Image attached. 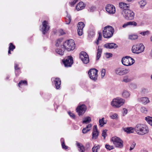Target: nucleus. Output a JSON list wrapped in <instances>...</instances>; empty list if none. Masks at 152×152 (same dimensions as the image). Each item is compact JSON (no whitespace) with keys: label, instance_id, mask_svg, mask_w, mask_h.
<instances>
[{"label":"nucleus","instance_id":"42","mask_svg":"<svg viewBox=\"0 0 152 152\" xmlns=\"http://www.w3.org/2000/svg\"><path fill=\"white\" fill-rule=\"evenodd\" d=\"M62 42V39H58L56 41V46L58 47L61 44Z\"/></svg>","mask_w":152,"mask_h":152},{"label":"nucleus","instance_id":"15","mask_svg":"<svg viewBox=\"0 0 152 152\" xmlns=\"http://www.w3.org/2000/svg\"><path fill=\"white\" fill-rule=\"evenodd\" d=\"M99 134V132L98 130L97 126L96 125L94 126L92 133V139L95 140L97 139L98 138Z\"/></svg>","mask_w":152,"mask_h":152},{"label":"nucleus","instance_id":"62","mask_svg":"<svg viewBox=\"0 0 152 152\" xmlns=\"http://www.w3.org/2000/svg\"><path fill=\"white\" fill-rule=\"evenodd\" d=\"M151 79H152V75H151Z\"/></svg>","mask_w":152,"mask_h":152},{"label":"nucleus","instance_id":"41","mask_svg":"<svg viewBox=\"0 0 152 152\" xmlns=\"http://www.w3.org/2000/svg\"><path fill=\"white\" fill-rule=\"evenodd\" d=\"M100 148V146L97 145L96 146H94L92 148V150L93 152H97L98 150Z\"/></svg>","mask_w":152,"mask_h":152},{"label":"nucleus","instance_id":"19","mask_svg":"<svg viewBox=\"0 0 152 152\" xmlns=\"http://www.w3.org/2000/svg\"><path fill=\"white\" fill-rule=\"evenodd\" d=\"M104 47L108 49L115 48L118 47V45L114 43H107L104 45Z\"/></svg>","mask_w":152,"mask_h":152},{"label":"nucleus","instance_id":"63","mask_svg":"<svg viewBox=\"0 0 152 152\" xmlns=\"http://www.w3.org/2000/svg\"><path fill=\"white\" fill-rule=\"evenodd\" d=\"M9 78V77H7V79H8Z\"/></svg>","mask_w":152,"mask_h":152},{"label":"nucleus","instance_id":"6","mask_svg":"<svg viewBox=\"0 0 152 152\" xmlns=\"http://www.w3.org/2000/svg\"><path fill=\"white\" fill-rule=\"evenodd\" d=\"M121 62L124 66H129L133 65L134 63L135 60L130 56H126L122 58Z\"/></svg>","mask_w":152,"mask_h":152},{"label":"nucleus","instance_id":"30","mask_svg":"<svg viewBox=\"0 0 152 152\" xmlns=\"http://www.w3.org/2000/svg\"><path fill=\"white\" fill-rule=\"evenodd\" d=\"M133 79V78H131L128 76H126L124 77L123 81L126 83H127L131 81Z\"/></svg>","mask_w":152,"mask_h":152},{"label":"nucleus","instance_id":"53","mask_svg":"<svg viewBox=\"0 0 152 152\" xmlns=\"http://www.w3.org/2000/svg\"><path fill=\"white\" fill-rule=\"evenodd\" d=\"M78 0H73L70 2L71 6H73L78 1Z\"/></svg>","mask_w":152,"mask_h":152},{"label":"nucleus","instance_id":"14","mask_svg":"<svg viewBox=\"0 0 152 152\" xmlns=\"http://www.w3.org/2000/svg\"><path fill=\"white\" fill-rule=\"evenodd\" d=\"M42 25L41 31L43 34H44L49 30L50 26L48 22L46 20L42 22Z\"/></svg>","mask_w":152,"mask_h":152},{"label":"nucleus","instance_id":"33","mask_svg":"<svg viewBox=\"0 0 152 152\" xmlns=\"http://www.w3.org/2000/svg\"><path fill=\"white\" fill-rule=\"evenodd\" d=\"M110 117L112 119H117L118 118V115L116 113H111L110 114Z\"/></svg>","mask_w":152,"mask_h":152},{"label":"nucleus","instance_id":"44","mask_svg":"<svg viewBox=\"0 0 152 152\" xmlns=\"http://www.w3.org/2000/svg\"><path fill=\"white\" fill-rule=\"evenodd\" d=\"M102 35L101 33H99V36L97 41L95 42V43L97 45H98L99 44V41H100L102 39Z\"/></svg>","mask_w":152,"mask_h":152},{"label":"nucleus","instance_id":"61","mask_svg":"<svg viewBox=\"0 0 152 152\" xmlns=\"http://www.w3.org/2000/svg\"><path fill=\"white\" fill-rule=\"evenodd\" d=\"M94 8V7H91V8H92V9H93V8Z\"/></svg>","mask_w":152,"mask_h":152},{"label":"nucleus","instance_id":"59","mask_svg":"<svg viewBox=\"0 0 152 152\" xmlns=\"http://www.w3.org/2000/svg\"><path fill=\"white\" fill-rule=\"evenodd\" d=\"M150 55L152 57V49L151 50V51L150 53Z\"/></svg>","mask_w":152,"mask_h":152},{"label":"nucleus","instance_id":"49","mask_svg":"<svg viewBox=\"0 0 152 152\" xmlns=\"http://www.w3.org/2000/svg\"><path fill=\"white\" fill-rule=\"evenodd\" d=\"M107 130L105 129L103 130L102 133V136L104 137V139H105L106 137L107 136Z\"/></svg>","mask_w":152,"mask_h":152},{"label":"nucleus","instance_id":"47","mask_svg":"<svg viewBox=\"0 0 152 152\" xmlns=\"http://www.w3.org/2000/svg\"><path fill=\"white\" fill-rule=\"evenodd\" d=\"M128 111V110L126 108H123L122 112L123 115V116L126 115Z\"/></svg>","mask_w":152,"mask_h":152},{"label":"nucleus","instance_id":"31","mask_svg":"<svg viewBox=\"0 0 152 152\" xmlns=\"http://www.w3.org/2000/svg\"><path fill=\"white\" fill-rule=\"evenodd\" d=\"M140 111L142 113L146 114L148 112V110L146 107L142 106L140 108Z\"/></svg>","mask_w":152,"mask_h":152},{"label":"nucleus","instance_id":"13","mask_svg":"<svg viewBox=\"0 0 152 152\" xmlns=\"http://www.w3.org/2000/svg\"><path fill=\"white\" fill-rule=\"evenodd\" d=\"M129 70L122 67H120L117 68L115 70V74L118 75H123L128 73Z\"/></svg>","mask_w":152,"mask_h":152},{"label":"nucleus","instance_id":"51","mask_svg":"<svg viewBox=\"0 0 152 152\" xmlns=\"http://www.w3.org/2000/svg\"><path fill=\"white\" fill-rule=\"evenodd\" d=\"M105 147L106 149H108L109 150H110L113 149V146H110L109 145H106Z\"/></svg>","mask_w":152,"mask_h":152},{"label":"nucleus","instance_id":"3","mask_svg":"<svg viewBox=\"0 0 152 152\" xmlns=\"http://www.w3.org/2000/svg\"><path fill=\"white\" fill-rule=\"evenodd\" d=\"M125 102L124 99L120 97H117L113 99L111 104L113 107L118 108L124 105Z\"/></svg>","mask_w":152,"mask_h":152},{"label":"nucleus","instance_id":"56","mask_svg":"<svg viewBox=\"0 0 152 152\" xmlns=\"http://www.w3.org/2000/svg\"><path fill=\"white\" fill-rule=\"evenodd\" d=\"M129 26L128 22H127L126 23H124L122 26V27L124 28H125L127 26Z\"/></svg>","mask_w":152,"mask_h":152},{"label":"nucleus","instance_id":"21","mask_svg":"<svg viewBox=\"0 0 152 152\" xmlns=\"http://www.w3.org/2000/svg\"><path fill=\"white\" fill-rule=\"evenodd\" d=\"M85 5L83 2H80L77 5L76 9L77 11L81 10L84 8Z\"/></svg>","mask_w":152,"mask_h":152},{"label":"nucleus","instance_id":"40","mask_svg":"<svg viewBox=\"0 0 152 152\" xmlns=\"http://www.w3.org/2000/svg\"><path fill=\"white\" fill-rule=\"evenodd\" d=\"M85 24L82 22H80L78 23L77 25L78 28L83 29L85 26Z\"/></svg>","mask_w":152,"mask_h":152},{"label":"nucleus","instance_id":"20","mask_svg":"<svg viewBox=\"0 0 152 152\" xmlns=\"http://www.w3.org/2000/svg\"><path fill=\"white\" fill-rule=\"evenodd\" d=\"M130 93L126 90H124L122 92V96L125 99H128L130 98Z\"/></svg>","mask_w":152,"mask_h":152},{"label":"nucleus","instance_id":"16","mask_svg":"<svg viewBox=\"0 0 152 152\" xmlns=\"http://www.w3.org/2000/svg\"><path fill=\"white\" fill-rule=\"evenodd\" d=\"M106 11L109 14H114L115 12V8L113 5L108 4L106 7Z\"/></svg>","mask_w":152,"mask_h":152},{"label":"nucleus","instance_id":"9","mask_svg":"<svg viewBox=\"0 0 152 152\" xmlns=\"http://www.w3.org/2000/svg\"><path fill=\"white\" fill-rule=\"evenodd\" d=\"M98 71L95 69H90L88 71V74L90 78L92 80L96 81L98 77Z\"/></svg>","mask_w":152,"mask_h":152},{"label":"nucleus","instance_id":"27","mask_svg":"<svg viewBox=\"0 0 152 152\" xmlns=\"http://www.w3.org/2000/svg\"><path fill=\"white\" fill-rule=\"evenodd\" d=\"M102 49L99 48V46L98 47V49L97 50L96 58V59L97 60H99L100 58L102 52Z\"/></svg>","mask_w":152,"mask_h":152},{"label":"nucleus","instance_id":"52","mask_svg":"<svg viewBox=\"0 0 152 152\" xmlns=\"http://www.w3.org/2000/svg\"><path fill=\"white\" fill-rule=\"evenodd\" d=\"M83 29L78 28L77 33H78V34L79 36H81L83 34Z\"/></svg>","mask_w":152,"mask_h":152},{"label":"nucleus","instance_id":"18","mask_svg":"<svg viewBox=\"0 0 152 152\" xmlns=\"http://www.w3.org/2000/svg\"><path fill=\"white\" fill-rule=\"evenodd\" d=\"M137 100L138 102L144 105H146L150 102V100L149 98L147 97L139 98Z\"/></svg>","mask_w":152,"mask_h":152},{"label":"nucleus","instance_id":"5","mask_svg":"<svg viewBox=\"0 0 152 152\" xmlns=\"http://www.w3.org/2000/svg\"><path fill=\"white\" fill-rule=\"evenodd\" d=\"M145 47L142 43H138L134 45L132 48V51L133 53L139 54L143 52Z\"/></svg>","mask_w":152,"mask_h":152},{"label":"nucleus","instance_id":"28","mask_svg":"<svg viewBox=\"0 0 152 152\" xmlns=\"http://www.w3.org/2000/svg\"><path fill=\"white\" fill-rule=\"evenodd\" d=\"M145 120L152 127V117L147 116L145 118Z\"/></svg>","mask_w":152,"mask_h":152},{"label":"nucleus","instance_id":"58","mask_svg":"<svg viewBox=\"0 0 152 152\" xmlns=\"http://www.w3.org/2000/svg\"><path fill=\"white\" fill-rule=\"evenodd\" d=\"M60 33L61 34V35H63L64 34V32L62 30H60Z\"/></svg>","mask_w":152,"mask_h":152},{"label":"nucleus","instance_id":"25","mask_svg":"<svg viewBox=\"0 0 152 152\" xmlns=\"http://www.w3.org/2000/svg\"><path fill=\"white\" fill-rule=\"evenodd\" d=\"M92 126L91 124H88L86 127L83 128L82 130V132L83 134H86L91 129Z\"/></svg>","mask_w":152,"mask_h":152},{"label":"nucleus","instance_id":"12","mask_svg":"<svg viewBox=\"0 0 152 152\" xmlns=\"http://www.w3.org/2000/svg\"><path fill=\"white\" fill-rule=\"evenodd\" d=\"M62 61L65 67H70L73 63V58L72 56H68L64 58Z\"/></svg>","mask_w":152,"mask_h":152},{"label":"nucleus","instance_id":"38","mask_svg":"<svg viewBox=\"0 0 152 152\" xmlns=\"http://www.w3.org/2000/svg\"><path fill=\"white\" fill-rule=\"evenodd\" d=\"M24 85H27V82L26 80H21L19 82L18 84V86L20 87Z\"/></svg>","mask_w":152,"mask_h":152},{"label":"nucleus","instance_id":"24","mask_svg":"<svg viewBox=\"0 0 152 152\" xmlns=\"http://www.w3.org/2000/svg\"><path fill=\"white\" fill-rule=\"evenodd\" d=\"M124 131L127 133H131L134 132L135 131V128L132 127H127L124 129Z\"/></svg>","mask_w":152,"mask_h":152},{"label":"nucleus","instance_id":"37","mask_svg":"<svg viewBox=\"0 0 152 152\" xmlns=\"http://www.w3.org/2000/svg\"><path fill=\"white\" fill-rule=\"evenodd\" d=\"M104 118H103L101 119H99V125L101 127L103 126L104 124H106V123L104 122Z\"/></svg>","mask_w":152,"mask_h":152},{"label":"nucleus","instance_id":"54","mask_svg":"<svg viewBox=\"0 0 152 152\" xmlns=\"http://www.w3.org/2000/svg\"><path fill=\"white\" fill-rule=\"evenodd\" d=\"M135 145H136L135 143L134 142H133V143H132V144L131 145L130 147V149H129L130 151H132L134 148V147L135 146Z\"/></svg>","mask_w":152,"mask_h":152},{"label":"nucleus","instance_id":"23","mask_svg":"<svg viewBox=\"0 0 152 152\" xmlns=\"http://www.w3.org/2000/svg\"><path fill=\"white\" fill-rule=\"evenodd\" d=\"M77 146L78 147V150L80 152H84L85 151V149L84 146L78 142H76Z\"/></svg>","mask_w":152,"mask_h":152},{"label":"nucleus","instance_id":"48","mask_svg":"<svg viewBox=\"0 0 152 152\" xmlns=\"http://www.w3.org/2000/svg\"><path fill=\"white\" fill-rule=\"evenodd\" d=\"M129 26H136L137 23L134 21H129L128 22Z\"/></svg>","mask_w":152,"mask_h":152},{"label":"nucleus","instance_id":"60","mask_svg":"<svg viewBox=\"0 0 152 152\" xmlns=\"http://www.w3.org/2000/svg\"><path fill=\"white\" fill-rule=\"evenodd\" d=\"M150 39L151 41L152 42V36L150 37Z\"/></svg>","mask_w":152,"mask_h":152},{"label":"nucleus","instance_id":"10","mask_svg":"<svg viewBox=\"0 0 152 152\" xmlns=\"http://www.w3.org/2000/svg\"><path fill=\"white\" fill-rule=\"evenodd\" d=\"M80 58L83 62L85 64H87L89 62V58L87 53L85 52L82 51L79 54Z\"/></svg>","mask_w":152,"mask_h":152},{"label":"nucleus","instance_id":"34","mask_svg":"<svg viewBox=\"0 0 152 152\" xmlns=\"http://www.w3.org/2000/svg\"><path fill=\"white\" fill-rule=\"evenodd\" d=\"M15 48V46L12 43H10L9 44L8 53L10 54V51H13Z\"/></svg>","mask_w":152,"mask_h":152},{"label":"nucleus","instance_id":"17","mask_svg":"<svg viewBox=\"0 0 152 152\" xmlns=\"http://www.w3.org/2000/svg\"><path fill=\"white\" fill-rule=\"evenodd\" d=\"M51 80L53 83L55 84L56 89H59L60 87L61 84V81L60 79L57 77L56 78L53 77L51 79Z\"/></svg>","mask_w":152,"mask_h":152},{"label":"nucleus","instance_id":"32","mask_svg":"<svg viewBox=\"0 0 152 152\" xmlns=\"http://www.w3.org/2000/svg\"><path fill=\"white\" fill-rule=\"evenodd\" d=\"M61 146L62 148L64 149H67L68 147L65 145L64 140V139L63 138H61Z\"/></svg>","mask_w":152,"mask_h":152},{"label":"nucleus","instance_id":"26","mask_svg":"<svg viewBox=\"0 0 152 152\" xmlns=\"http://www.w3.org/2000/svg\"><path fill=\"white\" fill-rule=\"evenodd\" d=\"M91 121V119L90 117L87 116L85 117L83 120V124H88Z\"/></svg>","mask_w":152,"mask_h":152},{"label":"nucleus","instance_id":"45","mask_svg":"<svg viewBox=\"0 0 152 152\" xmlns=\"http://www.w3.org/2000/svg\"><path fill=\"white\" fill-rule=\"evenodd\" d=\"M149 92V91L148 89L145 88H143L142 89L141 92L142 94H146L147 93H148Z\"/></svg>","mask_w":152,"mask_h":152},{"label":"nucleus","instance_id":"2","mask_svg":"<svg viewBox=\"0 0 152 152\" xmlns=\"http://www.w3.org/2000/svg\"><path fill=\"white\" fill-rule=\"evenodd\" d=\"M63 46L64 49L68 51H73L75 48L74 41L72 39L67 40L63 43Z\"/></svg>","mask_w":152,"mask_h":152},{"label":"nucleus","instance_id":"11","mask_svg":"<svg viewBox=\"0 0 152 152\" xmlns=\"http://www.w3.org/2000/svg\"><path fill=\"white\" fill-rule=\"evenodd\" d=\"M87 107L84 104H79L77 107L76 110L79 116L83 115L86 112Z\"/></svg>","mask_w":152,"mask_h":152},{"label":"nucleus","instance_id":"1","mask_svg":"<svg viewBox=\"0 0 152 152\" xmlns=\"http://www.w3.org/2000/svg\"><path fill=\"white\" fill-rule=\"evenodd\" d=\"M135 131L136 134L140 135H143L149 132L148 126L143 124H138L135 127Z\"/></svg>","mask_w":152,"mask_h":152},{"label":"nucleus","instance_id":"39","mask_svg":"<svg viewBox=\"0 0 152 152\" xmlns=\"http://www.w3.org/2000/svg\"><path fill=\"white\" fill-rule=\"evenodd\" d=\"M71 19L70 16L67 15L66 18V22L67 24L69 23L71 21Z\"/></svg>","mask_w":152,"mask_h":152},{"label":"nucleus","instance_id":"36","mask_svg":"<svg viewBox=\"0 0 152 152\" xmlns=\"http://www.w3.org/2000/svg\"><path fill=\"white\" fill-rule=\"evenodd\" d=\"M56 53L59 55L62 56L64 54V50L59 48H57L56 50Z\"/></svg>","mask_w":152,"mask_h":152},{"label":"nucleus","instance_id":"29","mask_svg":"<svg viewBox=\"0 0 152 152\" xmlns=\"http://www.w3.org/2000/svg\"><path fill=\"white\" fill-rule=\"evenodd\" d=\"M139 4L141 8H143L147 4V2L145 0H140L139 2Z\"/></svg>","mask_w":152,"mask_h":152},{"label":"nucleus","instance_id":"35","mask_svg":"<svg viewBox=\"0 0 152 152\" xmlns=\"http://www.w3.org/2000/svg\"><path fill=\"white\" fill-rule=\"evenodd\" d=\"M138 38V36L136 34H131L129 35V39L131 40H134Z\"/></svg>","mask_w":152,"mask_h":152},{"label":"nucleus","instance_id":"8","mask_svg":"<svg viewBox=\"0 0 152 152\" xmlns=\"http://www.w3.org/2000/svg\"><path fill=\"white\" fill-rule=\"evenodd\" d=\"M111 140L116 147L120 148H123V142L120 138L114 136L112 138Z\"/></svg>","mask_w":152,"mask_h":152},{"label":"nucleus","instance_id":"7","mask_svg":"<svg viewBox=\"0 0 152 152\" xmlns=\"http://www.w3.org/2000/svg\"><path fill=\"white\" fill-rule=\"evenodd\" d=\"M122 14L124 17L127 20H132L134 18V13L132 11L128 9L123 10Z\"/></svg>","mask_w":152,"mask_h":152},{"label":"nucleus","instance_id":"43","mask_svg":"<svg viewBox=\"0 0 152 152\" xmlns=\"http://www.w3.org/2000/svg\"><path fill=\"white\" fill-rule=\"evenodd\" d=\"M106 70L104 69H102L101 72V77L102 78H103L105 74Z\"/></svg>","mask_w":152,"mask_h":152},{"label":"nucleus","instance_id":"4","mask_svg":"<svg viewBox=\"0 0 152 152\" xmlns=\"http://www.w3.org/2000/svg\"><path fill=\"white\" fill-rule=\"evenodd\" d=\"M114 32L113 28L111 26H107L104 28L103 31V36L104 38H110L113 36Z\"/></svg>","mask_w":152,"mask_h":152},{"label":"nucleus","instance_id":"50","mask_svg":"<svg viewBox=\"0 0 152 152\" xmlns=\"http://www.w3.org/2000/svg\"><path fill=\"white\" fill-rule=\"evenodd\" d=\"M68 114L71 118L73 119L75 118V116L74 113L70 112H68Z\"/></svg>","mask_w":152,"mask_h":152},{"label":"nucleus","instance_id":"46","mask_svg":"<svg viewBox=\"0 0 152 152\" xmlns=\"http://www.w3.org/2000/svg\"><path fill=\"white\" fill-rule=\"evenodd\" d=\"M140 34L143 36L148 35L150 34V32L148 31H147L142 32L140 33Z\"/></svg>","mask_w":152,"mask_h":152},{"label":"nucleus","instance_id":"55","mask_svg":"<svg viewBox=\"0 0 152 152\" xmlns=\"http://www.w3.org/2000/svg\"><path fill=\"white\" fill-rule=\"evenodd\" d=\"M112 54L110 53H106L105 56L106 57L108 58L112 56Z\"/></svg>","mask_w":152,"mask_h":152},{"label":"nucleus","instance_id":"57","mask_svg":"<svg viewBox=\"0 0 152 152\" xmlns=\"http://www.w3.org/2000/svg\"><path fill=\"white\" fill-rule=\"evenodd\" d=\"M18 65H17V64H16L15 63V70H18L19 69V68L18 67Z\"/></svg>","mask_w":152,"mask_h":152},{"label":"nucleus","instance_id":"22","mask_svg":"<svg viewBox=\"0 0 152 152\" xmlns=\"http://www.w3.org/2000/svg\"><path fill=\"white\" fill-rule=\"evenodd\" d=\"M119 6L121 8L124 9V10H125L128 9L129 8L130 5L129 4L124 2H121L119 3Z\"/></svg>","mask_w":152,"mask_h":152}]
</instances>
